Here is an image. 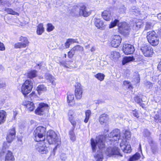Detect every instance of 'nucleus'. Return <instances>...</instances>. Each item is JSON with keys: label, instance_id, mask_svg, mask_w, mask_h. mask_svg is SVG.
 Here are the masks:
<instances>
[{"label": "nucleus", "instance_id": "28", "mask_svg": "<svg viewBox=\"0 0 161 161\" xmlns=\"http://www.w3.org/2000/svg\"><path fill=\"white\" fill-rule=\"evenodd\" d=\"M14 159L12 153L9 151H8L5 156V161H14Z\"/></svg>", "mask_w": 161, "mask_h": 161}, {"label": "nucleus", "instance_id": "22", "mask_svg": "<svg viewBox=\"0 0 161 161\" xmlns=\"http://www.w3.org/2000/svg\"><path fill=\"white\" fill-rule=\"evenodd\" d=\"M45 78L47 81L51 83L52 85L55 86L56 84V79L52 75L48 73H47L45 74Z\"/></svg>", "mask_w": 161, "mask_h": 161}, {"label": "nucleus", "instance_id": "49", "mask_svg": "<svg viewBox=\"0 0 161 161\" xmlns=\"http://www.w3.org/2000/svg\"><path fill=\"white\" fill-rule=\"evenodd\" d=\"M146 85L147 86V87L149 88H151L153 86V84L151 82L149 81H147L145 83Z\"/></svg>", "mask_w": 161, "mask_h": 161}, {"label": "nucleus", "instance_id": "52", "mask_svg": "<svg viewBox=\"0 0 161 161\" xmlns=\"http://www.w3.org/2000/svg\"><path fill=\"white\" fill-rule=\"evenodd\" d=\"M132 114L133 115L136 117L137 118H138L139 117L138 113L135 111H133L132 112Z\"/></svg>", "mask_w": 161, "mask_h": 161}, {"label": "nucleus", "instance_id": "20", "mask_svg": "<svg viewBox=\"0 0 161 161\" xmlns=\"http://www.w3.org/2000/svg\"><path fill=\"white\" fill-rule=\"evenodd\" d=\"M130 11L132 14L135 15L136 16H138L141 15L142 19H144L147 16V14L145 13V12H142L140 13L139 9L138 8H136L134 7H133L130 10Z\"/></svg>", "mask_w": 161, "mask_h": 161}, {"label": "nucleus", "instance_id": "36", "mask_svg": "<svg viewBox=\"0 0 161 161\" xmlns=\"http://www.w3.org/2000/svg\"><path fill=\"white\" fill-rule=\"evenodd\" d=\"M120 57V54L119 53L116 51H113L111 53V58L113 59H116Z\"/></svg>", "mask_w": 161, "mask_h": 161}, {"label": "nucleus", "instance_id": "60", "mask_svg": "<svg viewBox=\"0 0 161 161\" xmlns=\"http://www.w3.org/2000/svg\"><path fill=\"white\" fill-rule=\"evenodd\" d=\"M130 2L132 3H136V0H128Z\"/></svg>", "mask_w": 161, "mask_h": 161}, {"label": "nucleus", "instance_id": "64", "mask_svg": "<svg viewBox=\"0 0 161 161\" xmlns=\"http://www.w3.org/2000/svg\"><path fill=\"white\" fill-rule=\"evenodd\" d=\"M158 33L159 34V36H161V29L158 32Z\"/></svg>", "mask_w": 161, "mask_h": 161}, {"label": "nucleus", "instance_id": "62", "mask_svg": "<svg viewBox=\"0 0 161 161\" xmlns=\"http://www.w3.org/2000/svg\"><path fill=\"white\" fill-rule=\"evenodd\" d=\"M157 17L158 19H161V14H159L157 15Z\"/></svg>", "mask_w": 161, "mask_h": 161}, {"label": "nucleus", "instance_id": "53", "mask_svg": "<svg viewBox=\"0 0 161 161\" xmlns=\"http://www.w3.org/2000/svg\"><path fill=\"white\" fill-rule=\"evenodd\" d=\"M125 8L124 6H122V7L120 9V13H124L125 12Z\"/></svg>", "mask_w": 161, "mask_h": 161}, {"label": "nucleus", "instance_id": "13", "mask_svg": "<svg viewBox=\"0 0 161 161\" xmlns=\"http://www.w3.org/2000/svg\"><path fill=\"white\" fill-rule=\"evenodd\" d=\"M105 153L107 156L109 157L113 155H116L120 157L122 156V154L119 152V149L118 147H116L113 148L110 147L107 148Z\"/></svg>", "mask_w": 161, "mask_h": 161}, {"label": "nucleus", "instance_id": "7", "mask_svg": "<svg viewBox=\"0 0 161 161\" xmlns=\"http://www.w3.org/2000/svg\"><path fill=\"white\" fill-rule=\"evenodd\" d=\"M33 86V81L30 80H27L22 84L21 88V91L25 96L31 92Z\"/></svg>", "mask_w": 161, "mask_h": 161}, {"label": "nucleus", "instance_id": "18", "mask_svg": "<svg viewBox=\"0 0 161 161\" xmlns=\"http://www.w3.org/2000/svg\"><path fill=\"white\" fill-rule=\"evenodd\" d=\"M125 140V141H123V142H121L120 144V147L124 153H130L131 150L130 145L127 142L126 140Z\"/></svg>", "mask_w": 161, "mask_h": 161}, {"label": "nucleus", "instance_id": "40", "mask_svg": "<svg viewBox=\"0 0 161 161\" xmlns=\"http://www.w3.org/2000/svg\"><path fill=\"white\" fill-rule=\"evenodd\" d=\"M119 20L115 19L113 21H112L109 25V28L110 29L113 28L116 26L119 22Z\"/></svg>", "mask_w": 161, "mask_h": 161}, {"label": "nucleus", "instance_id": "19", "mask_svg": "<svg viewBox=\"0 0 161 161\" xmlns=\"http://www.w3.org/2000/svg\"><path fill=\"white\" fill-rule=\"evenodd\" d=\"M75 95L76 98L78 99H80L82 97V89L81 85L77 84L75 85Z\"/></svg>", "mask_w": 161, "mask_h": 161}, {"label": "nucleus", "instance_id": "41", "mask_svg": "<svg viewBox=\"0 0 161 161\" xmlns=\"http://www.w3.org/2000/svg\"><path fill=\"white\" fill-rule=\"evenodd\" d=\"M134 81L136 83H138L140 82V75L137 72L135 73L134 75Z\"/></svg>", "mask_w": 161, "mask_h": 161}, {"label": "nucleus", "instance_id": "4", "mask_svg": "<svg viewBox=\"0 0 161 161\" xmlns=\"http://www.w3.org/2000/svg\"><path fill=\"white\" fill-rule=\"evenodd\" d=\"M15 135V131L14 128L13 127L8 130L6 137L7 142H4L3 143L2 151L0 153V157H4V153L6 149L9 147V143L11 142L14 138Z\"/></svg>", "mask_w": 161, "mask_h": 161}, {"label": "nucleus", "instance_id": "29", "mask_svg": "<svg viewBox=\"0 0 161 161\" xmlns=\"http://www.w3.org/2000/svg\"><path fill=\"white\" fill-rule=\"evenodd\" d=\"M76 42H78V40L77 39H67L64 44L65 48H68L71 44Z\"/></svg>", "mask_w": 161, "mask_h": 161}, {"label": "nucleus", "instance_id": "25", "mask_svg": "<svg viewBox=\"0 0 161 161\" xmlns=\"http://www.w3.org/2000/svg\"><path fill=\"white\" fill-rule=\"evenodd\" d=\"M67 102L69 105L73 106L75 104L74 96L73 94L68 92L67 96Z\"/></svg>", "mask_w": 161, "mask_h": 161}, {"label": "nucleus", "instance_id": "27", "mask_svg": "<svg viewBox=\"0 0 161 161\" xmlns=\"http://www.w3.org/2000/svg\"><path fill=\"white\" fill-rule=\"evenodd\" d=\"M7 113L4 110H0V124L4 123L6 121Z\"/></svg>", "mask_w": 161, "mask_h": 161}, {"label": "nucleus", "instance_id": "51", "mask_svg": "<svg viewBox=\"0 0 161 161\" xmlns=\"http://www.w3.org/2000/svg\"><path fill=\"white\" fill-rule=\"evenodd\" d=\"M141 23L140 22H138L137 23H136L135 25H135L136 26V29L137 30L139 29L141 27Z\"/></svg>", "mask_w": 161, "mask_h": 161}, {"label": "nucleus", "instance_id": "55", "mask_svg": "<svg viewBox=\"0 0 161 161\" xmlns=\"http://www.w3.org/2000/svg\"><path fill=\"white\" fill-rule=\"evenodd\" d=\"M61 159L63 161H65L66 159L65 155L64 154H62L61 156Z\"/></svg>", "mask_w": 161, "mask_h": 161}, {"label": "nucleus", "instance_id": "44", "mask_svg": "<svg viewBox=\"0 0 161 161\" xmlns=\"http://www.w3.org/2000/svg\"><path fill=\"white\" fill-rule=\"evenodd\" d=\"M123 84L126 86L128 87V88L131 89L133 88V86L131 84L130 82L128 81L125 80L124 81Z\"/></svg>", "mask_w": 161, "mask_h": 161}, {"label": "nucleus", "instance_id": "61", "mask_svg": "<svg viewBox=\"0 0 161 161\" xmlns=\"http://www.w3.org/2000/svg\"><path fill=\"white\" fill-rule=\"evenodd\" d=\"M95 48L94 47H92L90 50L92 52L94 51H95Z\"/></svg>", "mask_w": 161, "mask_h": 161}, {"label": "nucleus", "instance_id": "33", "mask_svg": "<svg viewBox=\"0 0 161 161\" xmlns=\"http://www.w3.org/2000/svg\"><path fill=\"white\" fill-rule=\"evenodd\" d=\"M134 60V58L133 57L126 56L123 58L122 61V64L124 65L125 64L128 63Z\"/></svg>", "mask_w": 161, "mask_h": 161}, {"label": "nucleus", "instance_id": "58", "mask_svg": "<svg viewBox=\"0 0 161 161\" xmlns=\"http://www.w3.org/2000/svg\"><path fill=\"white\" fill-rule=\"evenodd\" d=\"M18 112L17 111L15 110L14 111V118L15 117V116L17 114Z\"/></svg>", "mask_w": 161, "mask_h": 161}, {"label": "nucleus", "instance_id": "47", "mask_svg": "<svg viewBox=\"0 0 161 161\" xmlns=\"http://www.w3.org/2000/svg\"><path fill=\"white\" fill-rule=\"evenodd\" d=\"M153 25L150 22H147V23L145 29L146 30H148L151 28L153 27Z\"/></svg>", "mask_w": 161, "mask_h": 161}, {"label": "nucleus", "instance_id": "31", "mask_svg": "<svg viewBox=\"0 0 161 161\" xmlns=\"http://www.w3.org/2000/svg\"><path fill=\"white\" fill-rule=\"evenodd\" d=\"M47 90V87L43 85H39L37 87V90L39 95L45 92Z\"/></svg>", "mask_w": 161, "mask_h": 161}, {"label": "nucleus", "instance_id": "26", "mask_svg": "<svg viewBox=\"0 0 161 161\" xmlns=\"http://www.w3.org/2000/svg\"><path fill=\"white\" fill-rule=\"evenodd\" d=\"M24 104L27 109L30 111H32L35 108L33 103L29 101H25L24 103Z\"/></svg>", "mask_w": 161, "mask_h": 161}, {"label": "nucleus", "instance_id": "63", "mask_svg": "<svg viewBox=\"0 0 161 161\" xmlns=\"http://www.w3.org/2000/svg\"><path fill=\"white\" fill-rule=\"evenodd\" d=\"M138 150H139L140 151H141V153H142V149H141V145L140 144V145H139V148L138 149Z\"/></svg>", "mask_w": 161, "mask_h": 161}, {"label": "nucleus", "instance_id": "42", "mask_svg": "<svg viewBox=\"0 0 161 161\" xmlns=\"http://www.w3.org/2000/svg\"><path fill=\"white\" fill-rule=\"evenodd\" d=\"M91 114V112L90 110H88L86 111L85 115L86 118L84 120V122L86 123L88 122L89 117Z\"/></svg>", "mask_w": 161, "mask_h": 161}, {"label": "nucleus", "instance_id": "38", "mask_svg": "<svg viewBox=\"0 0 161 161\" xmlns=\"http://www.w3.org/2000/svg\"><path fill=\"white\" fill-rule=\"evenodd\" d=\"M94 76L98 80L102 81L104 80L105 76L103 73H98L95 75Z\"/></svg>", "mask_w": 161, "mask_h": 161}, {"label": "nucleus", "instance_id": "2", "mask_svg": "<svg viewBox=\"0 0 161 161\" xmlns=\"http://www.w3.org/2000/svg\"><path fill=\"white\" fill-rule=\"evenodd\" d=\"M131 136L130 131L128 130L123 131L122 133L120 134V131L118 129L113 130L108 135L107 138L111 142V144L117 143L119 139L122 140V142L125 141L130 138Z\"/></svg>", "mask_w": 161, "mask_h": 161}, {"label": "nucleus", "instance_id": "14", "mask_svg": "<svg viewBox=\"0 0 161 161\" xmlns=\"http://www.w3.org/2000/svg\"><path fill=\"white\" fill-rule=\"evenodd\" d=\"M144 55L146 57H150L153 53V49L150 46L144 45L141 49Z\"/></svg>", "mask_w": 161, "mask_h": 161}, {"label": "nucleus", "instance_id": "24", "mask_svg": "<svg viewBox=\"0 0 161 161\" xmlns=\"http://www.w3.org/2000/svg\"><path fill=\"white\" fill-rule=\"evenodd\" d=\"M102 16L105 20L110 21L112 17L110 11V10H104L102 13Z\"/></svg>", "mask_w": 161, "mask_h": 161}, {"label": "nucleus", "instance_id": "5", "mask_svg": "<svg viewBox=\"0 0 161 161\" xmlns=\"http://www.w3.org/2000/svg\"><path fill=\"white\" fill-rule=\"evenodd\" d=\"M46 128L42 126H38L35 130V140L36 142L41 141L45 139Z\"/></svg>", "mask_w": 161, "mask_h": 161}, {"label": "nucleus", "instance_id": "34", "mask_svg": "<svg viewBox=\"0 0 161 161\" xmlns=\"http://www.w3.org/2000/svg\"><path fill=\"white\" fill-rule=\"evenodd\" d=\"M36 75L37 71L35 70H31L27 73V77L31 79L35 77Z\"/></svg>", "mask_w": 161, "mask_h": 161}, {"label": "nucleus", "instance_id": "10", "mask_svg": "<svg viewBox=\"0 0 161 161\" xmlns=\"http://www.w3.org/2000/svg\"><path fill=\"white\" fill-rule=\"evenodd\" d=\"M81 114V112L74 111L72 110H70L69 111L68 116L69 120L74 127H75L76 125V122L75 120V119Z\"/></svg>", "mask_w": 161, "mask_h": 161}, {"label": "nucleus", "instance_id": "50", "mask_svg": "<svg viewBox=\"0 0 161 161\" xmlns=\"http://www.w3.org/2000/svg\"><path fill=\"white\" fill-rule=\"evenodd\" d=\"M134 99L136 102L137 103H139L141 100V99L138 96H136L135 97Z\"/></svg>", "mask_w": 161, "mask_h": 161}, {"label": "nucleus", "instance_id": "23", "mask_svg": "<svg viewBox=\"0 0 161 161\" xmlns=\"http://www.w3.org/2000/svg\"><path fill=\"white\" fill-rule=\"evenodd\" d=\"M80 6L77 4L74 5L71 9H69V12L72 15H79V11Z\"/></svg>", "mask_w": 161, "mask_h": 161}, {"label": "nucleus", "instance_id": "8", "mask_svg": "<svg viewBox=\"0 0 161 161\" xmlns=\"http://www.w3.org/2000/svg\"><path fill=\"white\" fill-rule=\"evenodd\" d=\"M39 142L36 145V150L41 154H47L49 150V144L45 143L44 140Z\"/></svg>", "mask_w": 161, "mask_h": 161}, {"label": "nucleus", "instance_id": "56", "mask_svg": "<svg viewBox=\"0 0 161 161\" xmlns=\"http://www.w3.org/2000/svg\"><path fill=\"white\" fill-rule=\"evenodd\" d=\"M158 68L159 71H161V59L159 64L158 65Z\"/></svg>", "mask_w": 161, "mask_h": 161}, {"label": "nucleus", "instance_id": "15", "mask_svg": "<svg viewBox=\"0 0 161 161\" xmlns=\"http://www.w3.org/2000/svg\"><path fill=\"white\" fill-rule=\"evenodd\" d=\"M91 13V10H89L87 7L84 5L80 6L79 11V15L87 17L89 16Z\"/></svg>", "mask_w": 161, "mask_h": 161}, {"label": "nucleus", "instance_id": "32", "mask_svg": "<svg viewBox=\"0 0 161 161\" xmlns=\"http://www.w3.org/2000/svg\"><path fill=\"white\" fill-rule=\"evenodd\" d=\"M108 116L105 114L101 115L99 118V121L100 123L103 124L107 122L108 120Z\"/></svg>", "mask_w": 161, "mask_h": 161}, {"label": "nucleus", "instance_id": "17", "mask_svg": "<svg viewBox=\"0 0 161 161\" xmlns=\"http://www.w3.org/2000/svg\"><path fill=\"white\" fill-rule=\"evenodd\" d=\"M121 41V38L118 35H114L112 36L111 42L112 46L114 47H116L120 45Z\"/></svg>", "mask_w": 161, "mask_h": 161}, {"label": "nucleus", "instance_id": "3", "mask_svg": "<svg viewBox=\"0 0 161 161\" xmlns=\"http://www.w3.org/2000/svg\"><path fill=\"white\" fill-rule=\"evenodd\" d=\"M47 140L50 144H53L55 146L54 150L61 144L60 138L57 134L53 130H49L47 134Z\"/></svg>", "mask_w": 161, "mask_h": 161}, {"label": "nucleus", "instance_id": "30", "mask_svg": "<svg viewBox=\"0 0 161 161\" xmlns=\"http://www.w3.org/2000/svg\"><path fill=\"white\" fill-rule=\"evenodd\" d=\"M44 31V28L42 24H39L37 27L36 33L37 35H41Z\"/></svg>", "mask_w": 161, "mask_h": 161}, {"label": "nucleus", "instance_id": "57", "mask_svg": "<svg viewBox=\"0 0 161 161\" xmlns=\"http://www.w3.org/2000/svg\"><path fill=\"white\" fill-rule=\"evenodd\" d=\"M35 93L34 92H32L29 95V97H32L35 96Z\"/></svg>", "mask_w": 161, "mask_h": 161}, {"label": "nucleus", "instance_id": "59", "mask_svg": "<svg viewBox=\"0 0 161 161\" xmlns=\"http://www.w3.org/2000/svg\"><path fill=\"white\" fill-rule=\"evenodd\" d=\"M152 152H153V153L154 154H156V153H157V149L156 148H155V149H152Z\"/></svg>", "mask_w": 161, "mask_h": 161}, {"label": "nucleus", "instance_id": "16", "mask_svg": "<svg viewBox=\"0 0 161 161\" xmlns=\"http://www.w3.org/2000/svg\"><path fill=\"white\" fill-rule=\"evenodd\" d=\"M122 51L125 54H130L134 53L135 49L133 46L130 44H124L123 45Z\"/></svg>", "mask_w": 161, "mask_h": 161}, {"label": "nucleus", "instance_id": "46", "mask_svg": "<svg viewBox=\"0 0 161 161\" xmlns=\"http://www.w3.org/2000/svg\"><path fill=\"white\" fill-rule=\"evenodd\" d=\"M75 52L73 50V48L68 53V56L70 58H71L75 54Z\"/></svg>", "mask_w": 161, "mask_h": 161}, {"label": "nucleus", "instance_id": "39", "mask_svg": "<svg viewBox=\"0 0 161 161\" xmlns=\"http://www.w3.org/2000/svg\"><path fill=\"white\" fill-rule=\"evenodd\" d=\"M72 48L73 49V50H74L75 52H81L83 51L84 50L83 47L79 45H77L75 46Z\"/></svg>", "mask_w": 161, "mask_h": 161}, {"label": "nucleus", "instance_id": "48", "mask_svg": "<svg viewBox=\"0 0 161 161\" xmlns=\"http://www.w3.org/2000/svg\"><path fill=\"white\" fill-rule=\"evenodd\" d=\"M5 47L3 43L0 42V50L3 51L5 50Z\"/></svg>", "mask_w": 161, "mask_h": 161}, {"label": "nucleus", "instance_id": "45", "mask_svg": "<svg viewBox=\"0 0 161 161\" xmlns=\"http://www.w3.org/2000/svg\"><path fill=\"white\" fill-rule=\"evenodd\" d=\"M70 138L71 140L74 142L76 140L75 135L73 131L69 132Z\"/></svg>", "mask_w": 161, "mask_h": 161}, {"label": "nucleus", "instance_id": "1", "mask_svg": "<svg viewBox=\"0 0 161 161\" xmlns=\"http://www.w3.org/2000/svg\"><path fill=\"white\" fill-rule=\"evenodd\" d=\"M105 140V137L103 135L99 136L95 139L91 138L90 144L92 152H95L97 147L100 151H102L105 146L104 141ZM94 157L96 161H103V159L102 152L100 151H97L94 155Z\"/></svg>", "mask_w": 161, "mask_h": 161}, {"label": "nucleus", "instance_id": "35", "mask_svg": "<svg viewBox=\"0 0 161 161\" xmlns=\"http://www.w3.org/2000/svg\"><path fill=\"white\" fill-rule=\"evenodd\" d=\"M140 157V155L138 153H136L132 156L131 157L128 161H136L138 160Z\"/></svg>", "mask_w": 161, "mask_h": 161}, {"label": "nucleus", "instance_id": "6", "mask_svg": "<svg viewBox=\"0 0 161 161\" xmlns=\"http://www.w3.org/2000/svg\"><path fill=\"white\" fill-rule=\"evenodd\" d=\"M147 37L148 42L153 46L157 45L159 43V39L156 32L153 31L147 32Z\"/></svg>", "mask_w": 161, "mask_h": 161}, {"label": "nucleus", "instance_id": "37", "mask_svg": "<svg viewBox=\"0 0 161 161\" xmlns=\"http://www.w3.org/2000/svg\"><path fill=\"white\" fill-rule=\"evenodd\" d=\"M5 11H6L8 14H11L13 15H19V14L17 12L14 11L11 8H6Z\"/></svg>", "mask_w": 161, "mask_h": 161}, {"label": "nucleus", "instance_id": "12", "mask_svg": "<svg viewBox=\"0 0 161 161\" xmlns=\"http://www.w3.org/2000/svg\"><path fill=\"white\" fill-rule=\"evenodd\" d=\"M118 27L119 31L122 34L125 36L128 35L130 27L126 22H123L119 23L118 25Z\"/></svg>", "mask_w": 161, "mask_h": 161}, {"label": "nucleus", "instance_id": "9", "mask_svg": "<svg viewBox=\"0 0 161 161\" xmlns=\"http://www.w3.org/2000/svg\"><path fill=\"white\" fill-rule=\"evenodd\" d=\"M49 107L48 105L45 103H41L35 111V113L37 115H42L47 112L49 110Z\"/></svg>", "mask_w": 161, "mask_h": 161}, {"label": "nucleus", "instance_id": "11", "mask_svg": "<svg viewBox=\"0 0 161 161\" xmlns=\"http://www.w3.org/2000/svg\"><path fill=\"white\" fill-rule=\"evenodd\" d=\"M20 42L16 43L14 44V47L16 48H25L29 45V41L26 37L21 36L19 39Z\"/></svg>", "mask_w": 161, "mask_h": 161}, {"label": "nucleus", "instance_id": "21", "mask_svg": "<svg viewBox=\"0 0 161 161\" xmlns=\"http://www.w3.org/2000/svg\"><path fill=\"white\" fill-rule=\"evenodd\" d=\"M94 24L95 26L98 29H103L105 28V25L103 21L100 19L95 17L93 19Z\"/></svg>", "mask_w": 161, "mask_h": 161}, {"label": "nucleus", "instance_id": "54", "mask_svg": "<svg viewBox=\"0 0 161 161\" xmlns=\"http://www.w3.org/2000/svg\"><path fill=\"white\" fill-rule=\"evenodd\" d=\"M159 118V115L158 113H156L155 114V115L154 116V119L156 120H158Z\"/></svg>", "mask_w": 161, "mask_h": 161}, {"label": "nucleus", "instance_id": "43", "mask_svg": "<svg viewBox=\"0 0 161 161\" xmlns=\"http://www.w3.org/2000/svg\"><path fill=\"white\" fill-rule=\"evenodd\" d=\"M54 26L51 24L48 23L47 25V31L49 32L52 31L54 29Z\"/></svg>", "mask_w": 161, "mask_h": 161}]
</instances>
